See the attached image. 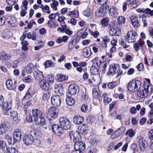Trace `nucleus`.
<instances>
[{"instance_id":"43","label":"nucleus","mask_w":153,"mask_h":153,"mask_svg":"<svg viewBox=\"0 0 153 153\" xmlns=\"http://www.w3.org/2000/svg\"><path fill=\"white\" fill-rule=\"evenodd\" d=\"M104 14V12L103 8L101 7L98 10V11L96 12L95 15L98 17H99L103 16Z\"/></svg>"},{"instance_id":"56","label":"nucleus","mask_w":153,"mask_h":153,"mask_svg":"<svg viewBox=\"0 0 153 153\" xmlns=\"http://www.w3.org/2000/svg\"><path fill=\"white\" fill-rule=\"evenodd\" d=\"M47 78L48 80L51 83H53L54 78L52 74H48L47 76Z\"/></svg>"},{"instance_id":"30","label":"nucleus","mask_w":153,"mask_h":153,"mask_svg":"<svg viewBox=\"0 0 153 153\" xmlns=\"http://www.w3.org/2000/svg\"><path fill=\"white\" fill-rule=\"evenodd\" d=\"M144 42L142 39H140L134 45V47L135 51H138L141 48V46L143 45Z\"/></svg>"},{"instance_id":"32","label":"nucleus","mask_w":153,"mask_h":153,"mask_svg":"<svg viewBox=\"0 0 153 153\" xmlns=\"http://www.w3.org/2000/svg\"><path fill=\"white\" fill-rule=\"evenodd\" d=\"M68 76L60 74H57L56 77V79L58 82H61L67 80Z\"/></svg>"},{"instance_id":"8","label":"nucleus","mask_w":153,"mask_h":153,"mask_svg":"<svg viewBox=\"0 0 153 153\" xmlns=\"http://www.w3.org/2000/svg\"><path fill=\"white\" fill-rule=\"evenodd\" d=\"M79 91V90L77 85L75 84H71L68 86L67 94L69 95H74L76 94Z\"/></svg>"},{"instance_id":"62","label":"nucleus","mask_w":153,"mask_h":153,"mask_svg":"<svg viewBox=\"0 0 153 153\" xmlns=\"http://www.w3.org/2000/svg\"><path fill=\"white\" fill-rule=\"evenodd\" d=\"M18 0H6L7 4L9 5H12L17 3Z\"/></svg>"},{"instance_id":"7","label":"nucleus","mask_w":153,"mask_h":153,"mask_svg":"<svg viewBox=\"0 0 153 153\" xmlns=\"http://www.w3.org/2000/svg\"><path fill=\"white\" fill-rule=\"evenodd\" d=\"M13 36V33L11 29L9 28L4 29L1 33V37L3 40H8Z\"/></svg>"},{"instance_id":"60","label":"nucleus","mask_w":153,"mask_h":153,"mask_svg":"<svg viewBox=\"0 0 153 153\" xmlns=\"http://www.w3.org/2000/svg\"><path fill=\"white\" fill-rule=\"evenodd\" d=\"M136 68L137 70L139 71H142L144 68L143 65L142 63H140L138 64Z\"/></svg>"},{"instance_id":"59","label":"nucleus","mask_w":153,"mask_h":153,"mask_svg":"<svg viewBox=\"0 0 153 153\" xmlns=\"http://www.w3.org/2000/svg\"><path fill=\"white\" fill-rule=\"evenodd\" d=\"M0 147L1 150L4 152L6 149L5 143L3 141H0Z\"/></svg>"},{"instance_id":"41","label":"nucleus","mask_w":153,"mask_h":153,"mask_svg":"<svg viewBox=\"0 0 153 153\" xmlns=\"http://www.w3.org/2000/svg\"><path fill=\"white\" fill-rule=\"evenodd\" d=\"M103 96V101L105 104H108L111 100V98L108 97V94L107 93H104Z\"/></svg>"},{"instance_id":"5","label":"nucleus","mask_w":153,"mask_h":153,"mask_svg":"<svg viewBox=\"0 0 153 153\" xmlns=\"http://www.w3.org/2000/svg\"><path fill=\"white\" fill-rule=\"evenodd\" d=\"M137 33L134 30L128 32L125 36V41L128 43L134 42L136 39Z\"/></svg>"},{"instance_id":"49","label":"nucleus","mask_w":153,"mask_h":153,"mask_svg":"<svg viewBox=\"0 0 153 153\" xmlns=\"http://www.w3.org/2000/svg\"><path fill=\"white\" fill-rule=\"evenodd\" d=\"M22 5L21 6L22 10H26L27 9V5L28 4V2L27 0H24L22 2Z\"/></svg>"},{"instance_id":"44","label":"nucleus","mask_w":153,"mask_h":153,"mask_svg":"<svg viewBox=\"0 0 153 153\" xmlns=\"http://www.w3.org/2000/svg\"><path fill=\"white\" fill-rule=\"evenodd\" d=\"M92 96L93 97L97 100H99V95L96 89L94 88L92 91Z\"/></svg>"},{"instance_id":"64","label":"nucleus","mask_w":153,"mask_h":153,"mask_svg":"<svg viewBox=\"0 0 153 153\" xmlns=\"http://www.w3.org/2000/svg\"><path fill=\"white\" fill-rule=\"evenodd\" d=\"M100 22L102 25L103 27H105L108 25V20H102Z\"/></svg>"},{"instance_id":"55","label":"nucleus","mask_w":153,"mask_h":153,"mask_svg":"<svg viewBox=\"0 0 153 153\" xmlns=\"http://www.w3.org/2000/svg\"><path fill=\"white\" fill-rule=\"evenodd\" d=\"M130 22L135 27H137L139 26V24L138 20H130Z\"/></svg>"},{"instance_id":"27","label":"nucleus","mask_w":153,"mask_h":153,"mask_svg":"<svg viewBox=\"0 0 153 153\" xmlns=\"http://www.w3.org/2000/svg\"><path fill=\"white\" fill-rule=\"evenodd\" d=\"M73 122L77 124H79L82 123L84 121L83 117L80 115H76L73 118Z\"/></svg>"},{"instance_id":"24","label":"nucleus","mask_w":153,"mask_h":153,"mask_svg":"<svg viewBox=\"0 0 153 153\" xmlns=\"http://www.w3.org/2000/svg\"><path fill=\"white\" fill-rule=\"evenodd\" d=\"M33 74L35 79L37 80L43 79L44 76L42 73L38 70L35 71Z\"/></svg>"},{"instance_id":"11","label":"nucleus","mask_w":153,"mask_h":153,"mask_svg":"<svg viewBox=\"0 0 153 153\" xmlns=\"http://www.w3.org/2000/svg\"><path fill=\"white\" fill-rule=\"evenodd\" d=\"M2 110L3 113L5 115L9 114L12 110L11 105L7 102L4 103L2 106Z\"/></svg>"},{"instance_id":"42","label":"nucleus","mask_w":153,"mask_h":153,"mask_svg":"<svg viewBox=\"0 0 153 153\" xmlns=\"http://www.w3.org/2000/svg\"><path fill=\"white\" fill-rule=\"evenodd\" d=\"M50 94L49 93H44L42 97V100L44 102H46L48 101L50 98Z\"/></svg>"},{"instance_id":"50","label":"nucleus","mask_w":153,"mask_h":153,"mask_svg":"<svg viewBox=\"0 0 153 153\" xmlns=\"http://www.w3.org/2000/svg\"><path fill=\"white\" fill-rule=\"evenodd\" d=\"M56 25V22L55 20H50L48 22V25L51 27H54Z\"/></svg>"},{"instance_id":"57","label":"nucleus","mask_w":153,"mask_h":153,"mask_svg":"<svg viewBox=\"0 0 153 153\" xmlns=\"http://www.w3.org/2000/svg\"><path fill=\"white\" fill-rule=\"evenodd\" d=\"M95 2L99 4L103 5L105 4L107 2V0H94Z\"/></svg>"},{"instance_id":"15","label":"nucleus","mask_w":153,"mask_h":153,"mask_svg":"<svg viewBox=\"0 0 153 153\" xmlns=\"http://www.w3.org/2000/svg\"><path fill=\"white\" fill-rule=\"evenodd\" d=\"M125 128L124 127L120 128L117 130H116L115 132L111 135V138L112 139H114L119 137L125 132Z\"/></svg>"},{"instance_id":"1","label":"nucleus","mask_w":153,"mask_h":153,"mask_svg":"<svg viewBox=\"0 0 153 153\" xmlns=\"http://www.w3.org/2000/svg\"><path fill=\"white\" fill-rule=\"evenodd\" d=\"M34 120L37 124L44 125L45 124V120L42 111L37 109H33L32 111Z\"/></svg>"},{"instance_id":"22","label":"nucleus","mask_w":153,"mask_h":153,"mask_svg":"<svg viewBox=\"0 0 153 153\" xmlns=\"http://www.w3.org/2000/svg\"><path fill=\"white\" fill-rule=\"evenodd\" d=\"M78 132L79 133L86 134L88 132V127L84 124H82L78 127Z\"/></svg>"},{"instance_id":"10","label":"nucleus","mask_w":153,"mask_h":153,"mask_svg":"<svg viewBox=\"0 0 153 153\" xmlns=\"http://www.w3.org/2000/svg\"><path fill=\"white\" fill-rule=\"evenodd\" d=\"M69 135L71 140L74 143L80 140V134L77 131H71L69 133Z\"/></svg>"},{"instance_id":"6","label":"nucleus","mask_w":153,"mask_h":153,"mask_svg":"<svg viewBox=\"0 0 153 153\" xmlns=\"http://www.w3.org/2000/svg\"><path fill=\"white\" fill-rule=\"evenodd\" d=\"M59 123L63 129L67 130L71 127V123L69 120L65 117H61L59 120Z\"/></svg>"},{"instance_id":"29","label":"nucleus","mask_w":153,"mask_h":153,"mask_svg":"<svg viewBox=\"0 0 153 153\" xmlns=\"http://www.w3.org/2000/svg\"><path fill=\"white\" fill-rule=\"evenodd\" d=\"M54 91L57 94H63L62 87L59 84H56L54 86Z\"/></svg>"},{"instance_id":"52","label":"nucleus","mask_w":153,"mask_h":153,"mask_svg":"<svg viewBox=\"0 0 153 153\" xmlns=\"http://www.w3.org/2000/svg\"><path fill=\"white\" fill-rule=\"evenodd\" d=\"M59 2L57 1H54L51 4V7L54 10H57V7L58 6Z\"/></svg>"},{"instance_id":"14","label":"nucleus","mask_w":153,"mask_h":153,"mask_svg":"<svg viewBox=\"0 0 153 153\" xmlns=\"http://www.w3.org/2000/svg\"><path fill=\"white\" fill-rule=\"evenodd\" d=\"M24 144L26 146L32 145L34 142V139L31 135H25L23 137Z\"/></svg>"},{"instance_id":"17","label":"nucleus","mask_w":153,"mask_h":153,"mask_svg":"<svg viewBox=\"0 0 153 153\" xmlns=\"http://www.w3.org/2000/svg\"><path fill=\"white\" fill-rule=\"evenodd\" d=\"M39 85L40 88L43 90L48 91L50 88L49 82L43 79L39 82Z\"/></svg>"},{"instance_id":"45","label":"nucleus","mask_w":153,"mask_h":153,"mask_svg":"<svg viewBox=\"0 0 153 153\" xmlns=\"http://www.w3.org/2000/svg\"><path fill=\"white\" fill-rule=\"evenodd\" d=\"M22 79L24 82L27 83L31 82L33 80V78L30 75L24 77Z\"/></svg>"},{"instance_id":"37","label":"nucleus","mask_w":153,"mask_h":153,"mask_svg":"<svg viewBox=\"0 0 153 153\" xmlns=\"http://www.w3.org/2000/svg\"><path fill=\"white\" fill-rule=\"evenodd\" d=\"M82 111L85 112H89L91 109V106L85 104L83 105L81 108Z\"/></svg>"},{"instance_id":"12","label":"nucleus","mask_w":153,"mask_h":153,"mask_svg":"<svg viewBox=\"0 0 153 153\" xmlns=\"http://www.w3.org/2000/svg\"><path fill=\"white\" fill-rule=\"evenodd\" d=\"M74 146L75 149L81 151H83L85 147V143L82 142L81 139L75 142Z\"/></svg>"},{"instance_id":"28","label":"nucleus","mask_w":153,"mask_h":153,"mask_svg":"<svg viewBox=\"0 0 153 153\" xmlns=\"http://www.w3.org/2000/svg\"><path fill=\"white\" fill-rule=\"evenodd\" d=\"M109 33L111 35L118 36L121 33V30L117 28H112L109 31Z\"/></svg>"},{"instance_id":"54","label":"nucleus","mask_w":153,"mask_h":153,"mask_svg":"<svg viewBox=\"0 0 153 153\" xmlns=\"http://www.w3.org/2000/svg\"><path fill=\"white\" fill-rule=\"evenodd\" d=\"M143 91L141 90H139L137 92V95L138 97L141 98H144L146 97V94L145 93V94H143Z\"/></svg>"},{"instance_id":"63","label":"nucleus","mask_w":153,"mask_h":153,"mask_svg":"<svg viewBox=\"0 0 153 153\" xmlns=\"http://www.w3.org/2000/svg\"><path fill=\"white\" fill-rule=\"evenodd\" d=\"M148 136L151 140H153V129H152L149 131Z\"/></svg>"},{"instance_id":"2","label":"nucleus","mask_w":153,"mask_h":153,"mask_svg":"<svg viewBox=\"0 0 153 153\" xmlns=\"http://www.w3.org/2000/svg\"><path fill=\"white\" fill-rule=\"evenodd\" d=\"M141 85V83L140 81L132 80L128 83L127 88L130 92H134L140 88Z\"/></svg>"},{"instance_id":"23","label":"nucleus","mask_w":153,"mask_h":153,"mask_svg":"<svg viewBox=\"0 0 153 153\" xmlns=\"http://www.w3.org/2000/svg\"><path fill=\"white\" fill-rule=\"evenodd\" d=\"M118 70L117 69V67L114 64H112L110 65L107 74L108 75L114 74L118 73Z\"/></svg>"},{"instance_id":"20","label":"nucleus","mask_w":153,"mask_h":153,"mask_svg":"<svg viewBox=\"0 0 153 153\" xmlns=\"http://www.w3.org/2000/svg\"><path fill=\"white\" fill-rule=\"evenodd\" d=\"M6 85L7 88L9 90L14 91L16 90V82L11 79H9L6 81Z\"/></svg>"},{"instance_id":"47","label":"nucleus","mask_w":153,"mask_h":153,"mask_svg":"<svg viewBox=\"0 0 153 153\" xmlns=\"http://www.w3.org/2000/svg\"><path fill=\"white\" fill-rule=\"evenodd\" d=\"M82 14L88 18L91 14L90 9L89 8L87 9L83 12Z\"/></svg>"},{"instance_id":"46","label":"nucleus","mask_w":153,"mask_h":153,"mask_svg":"<svg viewBox=\"0 0 153 153\" xmlns=\"http://www.w3.org/2000/svg\"><path fill=\"white\" fill-rule=\"evenodd\" d=\"M98 59L97 57H95L92 60L93 63L92 66H97L99 67L100 65V64L98 62Z\"/></svg>"},{"instance_id":"58","label":"nucleus","mask_w":153,"mask_h":153,"mask_svg":"<svg viewBox=\"0 0 153 153\" xmlns=\"http://www.w3.org/2000/svg\"><path fill=\"white\" fill-rule=\"evenodd\" d=\"M54 64L52 62V61L48 60H47L45 63V67L48 68L49 67L53 66Z\"/></svg>"},{"instance_id":"16","label":"nucleus","mask_w":153,"mask_h":153,"mask_svg":"<svg viewBox=\"0 0 153 153\" xmlns=\"http://www.w3.org/2000/svg\"><path fill=\"white\" fill-rule=\"evenodd\" d=\"M9 114L7 115L9 116L10 117V118L12 120L14 124H17L19 122V119L18 117V114L17 113L12 110Z\"/></svg>"},{"instance_id":"61","label":"nucleus","mask_w":153,"mask_h":153,"mask_svg":"<svg viewBox=\"0 0 153 153\" xmlns=\"http://www.w3.org/2000/svg\"><path fill=\"white\" fill-rule=\"evenodd\" d=\"M116 85L115 82H113L109 83L107 85V86L109 89H112L115 87Z\"/></svg>"},{"instance_id":"35","label":"nucleus","mask_w":153,"mask_h":153,"mask_svg":"<svg viewBox=\"0 0 153 153\" xmlns=\"http://www.w3.org/2000/svg\"><path fill=\"white\" fill-rule=\"evenodd\" d=\"M4 153H16V149L13 147H6V149L4 151Z\"/></svg>"},{"instance_id":"18","label":"nucleus","mask_w":153,"mask_h":153,"mask_svg":"<svg viewBox=\"0 0 153 153\" xmlns=\"http://www.w3.org/2000/svg\"><path fill=\"white\" fill-rule=\"evenodd\" d=\"M8 124L6 122H2L0 123V135L4 134L7 131Z\"/></svg>"},{"instance_id":"13","label":"nucleus","mask_w":153,"mask_h":153,"mask_svg":"<svg viewBox=\"0 0 153 153\" xmlns=\"http://www.w3.org/2000/svg\"><path fill=\"white\" fill-rule=\"evenodd\" d=\"M51 101L52 104L53 106L58 107L61 103L60 97L58 95L54 96L51 97Z\"/></svg>"},{"instance_id":"34","label":"nucleus","mask_w":153,"mask_h":153,"mask_svg":"<svg viewBox=\"0 0 153 153\" xmlns=\"http://www.w3.org/2000/svg\"><path fill=\"white\" fill-rule=\"evenodd\" d=\"M91 54V51L88 48L83 49V56L85 58H88L90 57Z\"/></svg>"},{"instance_id":"36","label":"nucleus","mask_w":153,"mask_h":153,"mask_svg":"<svg viewBox=\"0 0 153 153\" xmlns=\"http://www.w3.org/2000/svg\"><path fill=\"white\" fill-rule=\"evenodd\" d=\"M67 105L69 106L73 105L75 102V100L71 97H68L66 99Z\"/></svg>"},{"instance_id":"38","label":"nucleus","mask_w":153,"mask_h":153,"mask_svg":"<svg viewBox=\"0 0 153 153\" xmlns=\"http://www.w3.org/2000/svg\"><path fill=\"white\" fill-rule=\"evenodd\" d=\"M34 66L32 63L28 64L26 67L25 70L27 74H30L32 72V71L34 69Z\"/></svg>"},{"instance_id":"19","label":"nucleus","mask_w":153,"mask_h":153,"mask_svg":"<svg viewBox=\"0 0 153 153\" xmlns=\"http://www.w3.org/2000/svg\"><path fill=\"white\" fill-rule=\"evenodd\" d=\"M22 132L20 129H16L13 133V141L15 143L19 141L21 137Z\"/></svg>"},{"instance_id":"39","label":"nucleus","mask_w":153,"mask_h":153,"mask_svg":"<svg viewBox=\"0 0 153 153\" xmlns=\"http://www.w3.org/2000/svg\"><path fill=\"white\" fill-rule=\"evenodd\" d=\"M98 67L97 66H92L91 68V72L93 75L99 74Z\"/></svg>"},{"instance_id":"3","label":"nucleus","mask_w":153,"mask_h":153,"mask_svg":"<svg viewBox=\"0 0 153 153\" xmlns=\"http://www.w3.org/2000/svg\"><path fill=\"white\" fill-rule=\"evenodd\" d=\"M143 94H146V97L150 93L152 92L153 91V86L151 84L150 80L149 79H145L144 81Z\"/></svg>"},{"instance_id":"33","label":"nucleus","mask_w":153,"mask_h":153,"mask_svg":"<svg viewBox=\"0 0 153 153\" xmlns=\"http://www.w3.org/2000/svg\"><path fill=\"white\" fill-rule=\"evenodd\" d=\"M31 134L35 136V137L38 138L42 137L43 136V133L41 130L34 131V130L30 131Z\"/></svg>"},{"instance_id":"4","label":"nucleus","mask_w":153,"mask_h":153,"mask_svg":"<svg viewBox=\"0 0 153 153\" xmlns=\"http://www.w3.org/2000/svg\"><path fill=\"white\" fill-rule=\"evenodd\" d=\"M58 109L53 107L50 108L47 112V116L49 120H53L57 117Z\"/></svg>"},{"instance_id":"25","label":"nucleus","mask_w":153,"mask_h":153,"mask_svg":"<svg viewBox=\"0 0 153 153\" xmlns=\"http://www.w3.org/2000/svg\"><path fill=\"white\" fill-rule=\"evenodd\" d=\"M11 56L10 54L5 52H2L0 53V60L10 59Z\"/></svg>"},{"instance_id":"21","label":"nucleus","mask_w":153,"mask_h":153,"mask_svg":"<svg viewBox=\"0 0 153 153\" xmlns=\"http://www.w3.org/2000/svg\"><path fill=\"white\" fill-rule=\"evenodd\" d=\"M144 138L141 136L138 137L137 138L138 142L139 149L141 152L144 151L145 149V144L144 142Z\"/></svg>"},{"instance_id":"31","label":"nucleus","mask_w":153,"mask_h":153,"mask_svg":"<svg viewBox=\"0 0 153 153\" xmlns=\"http://www.w3.org/2000/svg\"><path fill=\"white\" fill-rule=\"evenodd\" d=\"M108 13L110 16L114 17L117 14V9L114 7H112L109 9Z\"/></svg>"},{"instance_id":"26","label":"nucleus","mask_w":153,"mask_h":153,"mask_svg":"<svg viewBox=\"0 0 153 153\" xmlns=\"http://www.w3.org/2000/svg\"><path fill=\"white\" fill-rule=\"evenodd\" d=\"M79 40V39L78 37H75L72 41L69 43L68 47V49L71 50L73 49L74 46Z\"/></svg>"},{"instance_id":"48","label":"nucleus","mask_w":153,"mask_h":153,"mask_svg":"<svg viewBox=\"0 0 153 153\" xmlns=\"http://www.w3.org/2000/svg\"><path fill=\"white\" fill-rule=\"evenodd\" d=\"M8 22L9 25L11 27L15 26L18 24L16 20H10Z\"/></svg>"},{"instance_id":"40","label":"nucleus","mask_w":153,"mask_h":153,"mask_svg":"<svg viewBox=\"0 0 153 153\" xmlns=\"http://www.w3.org/2000/svg\"><path fill=\"white\" fill-rule=\"evenodd\" d=\"M135 134V132L132 129L128 130L126 133V135L129 137L131 138L133 137Z\"/></svg>"},{"instance_id":"9","label":"nucleus","mask_w":153,"mask_h":153,"mask_svg":"<svg viewBox=\"0 0 153 153\" xmlns=\"http://www.w3.org/2000/svg\"><path fill=\"white\" fill-rule=\"evenodd\" d=\"M52 130L54 133L57 136H60L63 132V129L62 127L58 124L53 125Z\"/></svg>"},{"instance_id":"51","label":"nucleus","mask_w":153,"mask_h":153,"mask_svg":"<svg viewBox=\"0 0 153 153\" xmlns=\"http://www.w3.org/2000/svg\"><path fill=\"white\" fill-rule=\"evenodd\" d=\"M70 15L72 17L76 18L79 16V13L77 10H74L71 12Z\"/></svg>"},{"instance_id":"53","label":"nucleus","mask_w":153,"mask_h":153,"mask_svg":"<svg viewBox=\"0 0 153 153\" xmlns=\"http://www.w3.org/2000/svg\"><path fill=\"white\" fill-rule=\"evenodd\" d=\"M42 10L44 12L47 13L48 14L50 13V11H49L50 8L47 5H46L44 6H43L42 8Z\"/></svg>"}]
</instances>
